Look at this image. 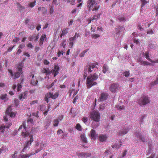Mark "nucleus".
<instances>
[{"mask_svg": "<svg viewBox=\"0 0 158 158\" xmlns=\"http://www.w3.org/2000/svg\"><path fill=\"white\" fill-rule=\"evenodd\" d=\"M98 77V75L96 73L93 74H90L88 76L86 80V85L88 88H89L92 86L97 85V82L94 81L97 80Z\"/></svg>", "mask_w": 158, "mask_h": 158, "instance_id": "1", "label": "nucleus"}, {"mask_svg": "<svg viewBox=\"0 0 158 158\" xmlns=\"http://www.w3.org/2000/svg\"><path fill=\"white\" fill-rule=\"evenodd\" d=\"M21 135L24 138L29 136L30 138V139L26 142L24 144V148L21 151L22 152H25V150H26L29 146L31 145V143L34 141V139L33 136L31 135H30L29 132L27 131L25 132H22Z\"/></svg>", "mask_w": 158, "mask_h": 158, "instance_id": "2", "label": "nucleus"}, {"mask_svg": "<svg viewBox=\"0 0 158 158\" xmlns=\"http://www.w3.org/2000/svg\"><path fill=\"white\" fill-rule=\"evenodd\" d=\"M150 99L146 96H143L138 101V104L140 106H144L150 103Z\"/></svg>", "mask_w": 158, "mask_h": 158, "instance_id": "3", "label": "nucleus"}, {"mask_svg": "<svg viewBox=\"0 0 158 158\" xmlns=\"http://www.w3.org/2000/svg\"><path fill=\"white\" fill-rule=\"evenodd\" d=\"M90 118L91 120L98 122L101 118L100 114L98 111L94 110L90 112Z\"/></svg>", "mask_w": 158, "mask_h": 158, "instance_id": "4", "label": "nucleus"}, {"mask_svg": "<svg viewBox=\"0 0 158 158\" xmlns=\"http://www.w3.org/2000/svg\"><path fill=\"white\" fill-rule=\"evenodd\" d=\"M97 3L94 0H89L88 3V7L89 10L92 9V11H97L99 6L97 5Z\"/></svg>", "mask_w": 158, "mask_h": 158, "instance_id": "5", "label": "nucleus"}, {"mask_svg": "<svg viewBox=\"0 0 158 158\" xmlns=\"http://www.w3.org/2000/svg\"><path fill=\"white\" fill-rule=\"evenodd\" d=\"M96 64L94 63H90L87 66H86L85 68L84 71H87L88 73H90L93 72V70H96L95 69L97 68L96 66Z\"/></svg>", "mask_w": 158, "mask_h": 158, "instance_id": "6", "label": "nucleus"}, {"mask_svg": "<svg viewBox=\"0 0 158 158\" xmlns=\"http://www.w3.org/2000/svg\"><path fill=\"white\" fill-rule=\"evenodd\" d=\"M119 85L117 84L113 83L112 84L109 88L110 90L112 93L116 92L118 89Z\"/></svg>", "mask_w": 158, "mask_h": 158, "instance_id": "7", "label": "nucleus"}, {"mask_svg": "<svg viewBox=\"0 0 158 158\" xmlns=\"http://www.w3.org/2000/svg\"><path fill=\"white\" fill-rule=\"evenodd\" d=\"M60 69L59 67L57 65H55L53 69L52 70L51 73L54 74V77H56L59 73V71Z\"/></svg>", "mask_w": 158, "mask_h": 158, "instance_id": "8", "label": "nucleus"}, {"mask_svg": "<svg viewBox=\"0 0 158 158\" xmlns=\"http://www.w3.org/2000/svg\"><path fill=\"white\" fill-rule=\"evenodd\" d=\"M108 98V94L106 93H102L99 98L100 101H103L106 100Z\"/></svg>", "mask_w": 158, "mask_h": 158, "instance_id": "9", "label": "nucleus"}, {"mask_svg": "<svg viewBox=\"0 0 158 158\" xmlns=\"http://www.w3.org/2000/svg\"><path fill=\"white\" fill-rule=\"evenodd\" d=\"M77 155L79 157H81L82 158H86L90 156L91 155V154L89 152H82L81 153H77Z\"/></svg>", "mask_w": 158, "mask_h": 158, "instance_id": "10", "label": "nucleus"}, {"mask_svg": "<svg viewBox=\"0 0 158 158\" xmlns=\"http://www.w3.org/2000/svg\"><path fill=\"white\" fill-rule=\"evenodd\" d=\"M131 127H126L123 130L122 129L120 130L118 133V134L120 135H125L127 134L129 130L131 129Z\"/></svg>", "mask_w": 158, "mask_h": 158, "instance_id": "11", "label": "nucleus"}, {"mask_svg": "<svg viewBox=\"0 0 158 158\" xmlns=\"http://www.w3.org/2000/svg\"><path fill=\"white\" fill-rule=\"evenodd\" d=\"M35 153H31L29 154H26L22 155L20 154L19 155V158H27L30 157L32 155L35 154Z\"/></svg>", "mask_w": 158, "mask_h": 158, "instance_id": "12", "label": "nucleus"}, {"mask_svg": "<svg viewBox=\"0 0 158 158\" xmlns=\"http://www.w3.org/2000/svg\"><path fill=\"white\" fill-rule=\"evenodd\" d=\"M144 55L145 56L146 59L154 63H158V59L155 60H153L150 58L148 53H145Z\"/></svg>", "mask_w": 158, "mask_h": 158, "instance_id": "13", "label": "nucleus"}, {"mask_svg": "<svg viewBox=\"0 0 158 158\" xmlns=\"http://www.w3.org/2000/svg\"><path fill=\"white\" fill-rule=\"evenodd\" d=\"M107 138V137L106 135H100L98 137V140L100 142H103L105 141Z\"/></svg>", "mask_w": 158, "mask_h": 158, "instance_id": "14", "label": "nucleus"}, {"mask_svg": "<svg viewBox=\"0 0 158 158\" xmlns=\"http://www.w3.org/2000/svg\"><path fill=\"white\" fill-rule=\"evenodd\" d=\"M91 137L92 139H95L98 135L96 134L95 131L92 129L90 131Z\"/></svg>", "mask_w": 158, "mask_h": 158, "instance_id": "15", "label": "nucleus"}, {"mask_svg": "<svg viewBox=\"0 0 158 158\" xmlns=\"http://www.w3.org/2000/svg\"><path fill=\"white\" fill-rule=\"evenodd\" d=\"M135 136L139 139L141 140L143 142H144L145 141V139L144 137L142 136L140 134L137 133L135 134Z\"/></svg>", "mask_w": 158, "mask_h": 158, "instance_id": "16", "label": "nucleus"}, {"mask_svg": "<svg viewBox=\"0 0 158 158\" xmlns=\"http://www.w3.org/2000/svg\"><path fill=\"white\" fill-rule=\"evenodd\" d=\"M39 38L38 35L36 36H32L29 37L30 41H31L33 39H34L35 41H36Z\"/></svg>", "mask_w": 158, "mask_h": 158, "instance_id": "17", "label": "nucleus"}, {"mask_svg": "<svg viewBox=\"0 0 158 158\" xmlns=\"http://www.w3.org/2000/svg\"><path fill=\"white\" fill-rule=\"evenodd\" d=\"M51 122V120L50 119H47L46 122H45V127L46 128H47L49 127Z\"/></svg>", "mask_w": 158, "mask_h": 158, "instance_id": "18", "label": "nucleus"}, {"mask_svg": "<svg viewBox=\"0 0 158 158\" xmlns=\"http://www.w3.org/2000/svg\"><path fill=\"white\" fill-rule=\"evenodd\" d=\"M81 138L82 141L85 143H87V139L85 136L84 134H81Z\"/></svg>", "mask_w": 158, "mask_h": 158, "instance_id": "19", "label": "nucleus"}, {"mask_svg": "<svg viewBox=\"0 0 158 158\" xmlns=\"http://www.w3.org/2000/svg\"><path fill=\"white\" fill-rule=\"evenodd\" d=\"M77 92L76 91L75 89H73L72 90L70 89V96H71V95L73 94V96L74 97L75 96L77 93Z\"/></svg>", "mask_w": 158, "mask_h": 158, "instance_id": "20", "label": "nucleus"}, {"mask_svg": "<svg viewBox=\"0 0 158 158\" xmlns=\"http://www.w3.org/2000/svg\"><path fill=\"white\" fill-rule=\"evenodd\" d=\"M23 73V72H19V71H18V72H16L15 74V79L19 78L20 76V75L22 74Z\"/></svg>", "mask_w": 158, "mask_h": 158, "instance_id": "21", "label": "nucleus"}, {"mask_svg": "<svg viewBox=\"0 0 158 158\" xmlns=\"http://www.w3.org/2000/svg\"><path fill=\"white\" fill-rule=\"evenodd\" d=\"M42 72L44 73H46V74L47 75L51 74L50 71H48V70L45 68L43 69L42 70Z\"/></svg>", "mask_w": 158, "mask_h": 158, "instance_id": "22", "label": "nucleus"}, {"mask_svg": "<svg viewBox=\"0 0 158 158\" xmlns=\"http://www.w3.org/2000/svg\"><path fill=\"white\" fill-rule=\"evenodd\" d=\"M12 110V108L10 106H9L6 110V114L9 115L10 114V113L11 112Z\"/></svg>", "mask_w": 158, "mask_h": 158, "instance_id": "23", "label": "nucleus"}, {"mask_svg": "<svg viewBox=\"0 0 158 158\" xmlns=\"http://www.w3.org/2000/svg\"><path fill=\"white\" fill-rule=\"evenodd\" d=\"M67 33V28H64L63 29L62 33L60 35V37H62V36L64 35Z\"/></svg>", "mask_w": 158, "mask_h": 158, "instance_id": "24", "label": "nucleus"}, {"mask_svg": "<svg viewBox=\"0 0 158 158\" xmlns=\"http://www.w3.org/2000/svg\"><path fill=\"white\" fill-rule=\"evenodd\" d=\"M6 150V146H4L2 147L0 149V154L2 153L5 152Z\"/></svg>", "mask_w": 158, "mask_h": 158, "instance_id": "25", "label": "nucleus"}, {"mask_svg": "<svg viewBox=\"0 0 158 158\" xmlns=\"http://www.w3.org/2000/svg\"><path fill=\"white\" fill-rule=\"evenodd\" d=\"M53 125L55 127H57L58 126V124L59 122V120L58 119H54L53 122Z\"/></svg>", "mask_w": 158, "mask_h": 158, "instance_id": "26", "label": "nucleus"}, {"mask_svg": "<svg viewBox=\"0 0 158 158\" xmlns=\"http://www.w3.org/2000/svg\"><path fill=\"white\" fill-rule=\"evenodd\" d=\"M36 2V1L34 0L33 2H30L28 5L31 8L33 7L35 5Z\"/></svg>", "mask_w": 158, "mask_h": 158, "instance_id": "27", "label": "nucleus"}, {"mask_svg": "<svg viewBox=\"0 0 158 158\" xmlns=\"http://www.w3.org/2000/svg\"><path fill=\"white\" fill-rule=\"evenodd\" d=\"M23 67V66L22 64V63L19 64L18 66V71H19V72H22V69Z\"/></svg>", "mask_w": 158, "mask_h": 158, "instance_id": "28", "label": "nucleus"}, {"mask_svg": "<svg viewBox=\"0 0 158 158\" xmlns=\"http://www.w3.org/2000/svg\"><path fill=\"white\" fill-rule=\"evenodd\" d=\"M115 107L117 108V109L119 110H124L125 108L123 106H119L118 105H116Z\"/></svg>", "mask_w": 158, "mask_h": 158, "instance_id": "29", "label": "nucleus"}, {"mask_svg": "<svg viewBox=\"0 0 158 158\" xmlns=\"http://www.w3.org/2000/svg\"><path fill=\"white\" fill-rule=\"evenodd\" d=\"M46 35L45 34H42L40 38V40H41V41L44 42L45 39H46Z\"/></svg>", "mask_w": 158, "mask_h": 158, "instance_id": "30", "label": "nucleus"}, {"mask_svg": "<svg viewBox=\"0 0 158 158\" xmlns=\"http://www.w3.org/2000/svg\"><path fill=\"white\" fill-rule=\"evenodd\" d=\"M108 68L107 65L106 64H104L103 67L102 72L104 73H105L107 70Z\"/></svg>", "mask_w": 158, "mask_h": 158, "instance_id": "31", "label": "nucleus"}, {"mask_svg": "<svg viewBox=\"0 0 158 158\" xmlns=\"http://www.w3.org/2000/svg\"><path fill=\"white\" fill-rule=\"evenodd\" d=\"M89 50V49L85 50L82 52H81L80 54V57H84L85 54L87 52V51Z\"/></svg>", "mask_w": 158, "mask_h": 158, "instance_id": "32", "label": "nucleus"}, {"mask_svg": "<svg viewBox=\"0 0 158 158\" xmlns=\"http://www.w3.org/2000/svg\"><path fill=\"white\" fill-rule=\"evenodd\" d=\"M58 95L59 93L58 92H56L53 95L52 94V98L53 99H55L58 97Z\"/></svg>", "mask_w": 158, "mask_h": 158, "instance_id": "33", "label": "nucleus"}, {"mask_svg": "<svg viewBox=\"0 0 158 158\" xmlns=\"http://www.w3.org/2000/svg\"><path fill=\"white\" fill-rule=\"evenodd\" d=\"M76 128L79 131H81L82 130L81 127L79 123H78L76 125Z\"/></svg>", "mask_w": 158, "mask_h": 158, "instance_id": "34", "label": "nucleus"}, {"mask_svg": "<svg viewBox=\"0 0 158 158\" xmlns=\"http://www.w3.org/2000/svg\"><path fill=\"white\" fill-rule=\"evenodd\" d=\"M23 126V128L25 130L26 128V125L25 124V122H23L22 123V124L19 127L18 130H20V129H21L22 128V127Z\"/></svg>", "mask_w": 158, "mask_h": 158, "instance_id": "35", "label": "nucleus"}, {"mask_svg": "<svg viewBox=\"0 0 158 158\" xmlns=\"http://www.w3.org/2000/svg\"><path fill=\"white\" fill-rule=\"evenodd\" d=\"M65 42L66 40H64L60 44V46L61 47H63L64 48H65V45H66Z\"/></svg>", "mask_w": 158, "mask_h": 158, "instance_id": "36", "label": "nucleus"}, {"mask_svg": "<svg viewBox=\"0 0 158 158\" xmlns=\"http://www.w3.org/2000/svg\"><path fill=\"white\" fill-rule=\"evenodd\" d=\"M91 36L92 38L96 39L100 37V36L99 35L97 34H93Z\"/></svg>", "mask_w": 158, "mask_h": 158, "instance_id": "37", "label": "nucleus"}, {"mask_svg": "<svg viewBox=\"0 0 158 158\" xmlns=\"http://www.w3.org/2000/svg\"><path fill=\"white\" fill-rule=\"evenodd\" d=\"M7 97V94H2L0 97V98L2 100H4Z\"/></svg>", "mask_w": 158, "mask_h": 158, "instance_id": "38", "label": "nucleus"}, {"mask_svg": "<svg viewBox=\"0 0 158 158\" xmlns=\"http://www.w3.org/2000/svg\"><path fill=\"white\" fill-rule=\"evenodd\" d=\"M118 19L119 20L120 22H122L123 21H125L126 20L125 18L124 17H118Z\"/></svg>", "mask_w": 158, "mask_h": 158, "instance_id": "39", "label": "nucleus"}, {"mask_svg": "<svg viewBox=\"0 0 158 158\" xmlns=\"http://www.w3.org/2000/svg\"><path fill=\"white\" fill-rule=\"evenodd\" d=\"M38 82V81L36 80L35 81L34 80H31V83L34 85H36Z\"/></svg>", "mask_w": 158, "mask_h": 158, "instance_id": "40", "label": "nucleus"}, {"mask_svg": "<svg viewBox=\"0 0 158 158\" xmlns=\"http://www.w3.org/2000/svg\"><path fill=\"white\" fill-rule=\"evenodd\" d=\"M122 146V144H120V145H118L117 144L113 145L112 146V147L113 148H116L117 149L119 148Z\"/></svg>", "mask_w": 158, "mask_h": 158, "instance_id": "41", "label": "nucleus"}, {"mask_svg": "<svg viewBox=\"0 0 158 158\" xmlns=\"http://www.w3.org/2000/svg\"><path fill=\"white\" fill-rule=\"evenodd\" d=\"M56 82V80H55L52 83V84H51V85L50 86H47V88L48 89L51 88V87H52V86H53L54 85H55V83Z\"/></svg>", "mask_w": 158, "mask_h": 158, "instance_id": "42", "label": "nucleus"}, {"mask_svg": "<svg viewBox=\"0 0 158 158\" xmlns=\"http://www.w3.org/2000/svg\"><path fill=\"white\" fill-rule=\"evenodd\" d=\"M88 118L87 117H84L82 118V121L85 124L88 120Z\"/></svg>", "mask_w": 158, "mask_h": 158, "instance_id": "43", "label": "nucleus"}, {"mask_svg": "<svg viewBox=\"0 0 158 158\" xmlns=\"http://www.w3.org/2000/svg\"><path fill=\"white\" fill-rule=\"evenodd\" d=\"M6 128L5 126H1L0 128V130L2 132H4L5 130V129Z\"/></svg>", "mask_w": 158, "mask_h": 158, "instance_id": "44", "label": "nucleus"}, {"mask_svg": "<svg viewBox=\"0 0 158 158\" xmlns=\"http://www.w3.org/2000/svg\"><path fill=\"white\" fill-rule=\"evenodd\" d=\"M141 1L142 2L141 7L147 3V1L145 0H141Z\"/></svg>", "mask_w": 158, "mask_h": 158, "instance_id": "45", "label": "nucleus"}, {"mask_svg": "<svg viewBox=\"0 0 158 158\" xmlns=\"http://www.w3.org/2000/svg\"><path fill=\"white\" fill-rule=\"evenodd\" d=\"M68 2H70L72 5H74L75 4V0H67Z\"/></svg>", "mask_w": 158, "mask_h": 158, "instance_id": "46", "label": "nucleus"}, {"mask_svg": "<svg viewBox=\"0 0 158 158\" xmlns=\"http://www.w3.org/2000/svg\"><path fill=\"white\" fill-rule=\"evenodd\" d=\"M118 29L119 30V31L118 32V33L119 32H120L121 31H122L125 30L124 27L122 26H119Z\"/></svg>", "mask_w": 158, "mask_h": 158, "instance_id": "47", "label": "nucleus"}, {"mask_svg": "<svg viewBox=\"0 0 158 158\" xmlns=\"http://www.w3.org/2000/svg\"><path fill=\"white\" fill-rule=\"evenodd\" d=\"M45 96L47 97H48L49 98H52V93H51L50 92H49Z\"/></svg>", "mask_w": 158, "mask_h": 158, "instance_id": "48", "label": "nucleus"}, {"mask_svg": "<svg viewBox=\"0 0 158 158\" xmlns=\"http://www.w3.org/2000/svg\"><path fill=\"white\" fill-rule=\"evenodd\" d=\"M124 75L126 77H129L130 75V73L129 71H126L124 73Z\"/></svg>", "mask_w": 158, "mask_h": 158, "instance_id": "49", "label": "nucleus"}, {"mask_svg": "<svg viewBox=\"0 0 158 158\" xmlns=\"http://www.w3.org/2000/svg\"><path fill=\"white\" fill-rule=\"evenodd\" d=\"M9 115H10V117L11 118H14L16 115V114L15 113L12 112L10 113Z\"/></svg>", "mask_w": 158, "mask_h": 158, "instance_id": "50", "label": "nucleus"}, {"mask_svg": "<svg viewBox=\"0 0 158 158\" xmlns=\"http://www.w3.org/2000/svg\"><path fill=\"white\" fill-rule=\"evenodd\" d=\"M12 123H8L7 124H6L5 126L6 127V128L7 129H8V128L10 126L12 125Z\"/></svg>", "mask_w": 158, "mask_h": 158, "instance_id": "51", "label": "nucleus"}, {"mask_svg": "<svg viewBox=\"0 0 158 158\" xmlns=\"http://www.w3.org/2000/svg\"><path fill=\"white\" fill-rule=\"evenodd\" d=\"M94 124V122H93L92 124V128L93 129H95L98 126V125L96 124V125H94L93 124Z\"/></svg>", "mask_w": 158, "mask_h": 158, "instance_id": "52", "label": "nucleus"}, {"mask_svg": "<svg viewBox=\"0 0 158 158\" xmlns=\"http://www.w3.org/2000/svg\"><path fill=\"white\" fill-rule=\"evenodd\" d=\"M38 13H39L41 10H45V8L44 7H39L38 8Z\"/></svg>", "mask_w": 158, "mask_h": 158, "instance_id": "53", "label": "nucleus"}, {"mask_svg": "<svg viewBox=\"0 0 158 158\" xmlns=\"http://www.w3.org/2000/svg\"><path fill=\"white\" fill-rule=\"evenodd\" d=\"M25 47V45L24 44H20L19 47V48L20 49H23V48Z\"/></svg>", "mask_w": 158, "mask_h": 158, "instance_id": "54", "label": "nucleus"}, {"mask_svg": "<svg viewBox=\"0 0 158 158\" xmlns=\"http://www.w3.org/2000/svg\"><path fill=\"white\" fill-rule=\"evenodd\" d=\"M63 133V131L61 129H59L57 131V134L58 135H59Z\"/></svg>", "mask_w": 158, "mask_h": 158, "instance_id": "55", "label": "nucleus"}, {"mask_svg": "<svg viewBox=\"0 0 158 158\" xmlns=\"http://www.w3.org/2000/svg\"><path fill=\"white\" fill-rule=\"evenodd\" d=\"M17 152L16 151L13 154H12L11 155L12 157L13 158H15L16 157L17 154Z\"/></svg>", "mask_w": 158, "mask_h": 158, "instance_id": "56", "label": "nucleus"}, {"mask_svg": "<svg viewBox=\"0 0 158 158\" xmlns=\"http://www.w3.org/2000/svg\"><path fill=\"white\" fill-rule=\"evenodd\" d=\"M79 36H80V35L79 33H76L74 36L73 37L74 38V39L75 40L76 38H77Z\"/></svg>", "mask_w": 158, "mask_h": 158, "instance_id": "57", "label": "nucleus"}, {"mask_svg": "<svg viewBox=\"0 0 158 158\" xmlns=\"http://www.w3.org/2000/svg\"><path fill=\"white\" fill-rule=\"evenodd\" d=\"M44 64L48 65L49 64V62L47 60L45 59L44 60Z\"/></svg>", "mask_w": 158, "mask_h": 158, "instance_id": "58", "label": "nucleus"}, {"mask_svg": "<svg viewBox=\"0 0 158 158\" xmlns=\"http://www.w3.org/2000/svg\"><path fill=\"white\" fill-rule=\"evenodd\" d=\"M27 121L28 123H30L31 124H33L34 122L33 119L31 118L28 119Z\"/></svg>", "mask_w": 158, "mask_h": 158, "instance_id": "59", "label": "nucleus"}, {"mask_svg": "<svg viewBox=\"0 0 158 158\" xmlns=\"http://www.w3.org/2000/svg\"><path fill=\"white\" fill-rule=\"evenodd\" d=\"M22 88V85L19 84H18V85L17 91L18 92Z\"/></svg>", "mask_w": 158, "mask_h": 158, "instance_id": "60", "label": "nucleus"}, {"mask_svg": "<svg viewBox=\"0 0 158 158\" xmlns=\"http://www.w3.org/2000/svg\"><path fill=\"white\" fill-rule=\"evenodd\" d=\"M8 70V71L10 73V75H11V77H13L14 76V74H13V73L12 72V70L11 69H9Z\"/></svg>", "mask_w": 158, "mask_h": 158, "instance_id": "61", "label": "nucleus"}, {"mask_svg": "<svg viewBox=\"0 0 158 158\" xmlns=\"http://www.w3.org/2000/svg\"><path fill=\"white\" fill-rule=\"evenodd\" d=\"M28 48H33V46L32 45V44L31 43H28L27 45Z\"/></svg>", "mask_w": 158, "mask_h": 158, "instance_id": "62", "label": "nucleus"}, {"mask_svg": "<svg viewBox=\"0 0 158 158\" xmlns=\"http://www.w3.org/2000/svg\"><path fill=\"white\" fill-rule=\"evenodd\" d=\"M54 12V9L52 7L50 8L49 11L51 15Z\"/></svg>", "mask_w": 158, "mask_h": 158, "instance_id": "63", "label": "nucleus"}, {"mask_svg": "<svg viewBox=\"0 0 158 158\" xmlns=\"http://www.w3.org/2000/svg\"><path fill=\"white\" fill-rule=\"evenodd\" d=\"M73 22V20L71 19L69 22H68L69 26H70L71 25Z\"/></svg>", "mask_w": 158, "mask_h": 158, "instance_id": "64", "label": "nucleus"}]
</instances>
